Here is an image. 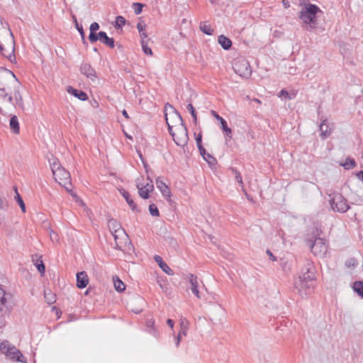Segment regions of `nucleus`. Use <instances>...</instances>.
Listing matches in <instances>:
<instances>
[{
	"label": "nucleus",
	"mask_w": 363,
	"mask_h": 363,
	"mask_svg": "<svg viewBox=\"0 0 363 363\" xmlns=\"http://www.w3.org/2000/svg\"><path fill=\"white\" fill-rule=\"evenodd\" d=\"M0 52L3 56L6 57L11 62L16 61L14 55V40L13 36H9V43L5 48L4 45L0 43Z\"/></svg>",
	"instance_id": "obj_10"
},
{
	"label": "nucleus",
	"mask_w": 363,
	"mask_h": 363,
	"mask_svg": "<svg viewBox=\"0 0 363 363\" xmlns=\"http://www.w3.org/2000/svg\"><path fill=\"white\" fill-rule=\"evenodd\" d=\"M233 69L236 74L243 78H249L251 76V69L247 60L238 58L233 63Z\"/></svg>",
	"instance_id": "obj_8"
},
{
	"label": "nucleus",
	"mask_w": 363,
	"mask_h": 363,
	"mask_svg": "<svg viewBox=\"0 0 363 363\" xmlns=\"http://www.w3.org/2000/svg\"><path fill=\"white\" fill-rule=\"evenodd\" d=\"M255 101H257V103H260L259 99H255Z\"/></svg>",
	"instance_id": "obj_64"
},
{
	"label": "nucleus",
	"mask_w": 363,
	"mask_h": 363,
	"mask_svg": "<svg viewBox=\"0 0 363 363\" xmlns=\"http://www.w3.org/2000/svg\"><path fill=\"white\" fill-rule=\"evenodd\" d=\"M182 336H183V335H180V333H178V335L177 336H174V342H175V345L177 347H178L179 346Z\"/></svg>",
	"instance_id": "obj_50"
},
{
	"label": "nucleus",
	"mask_w": 363,
	"mask_h": 363,
	"mask_svg": "<svg viewBox=\"0 0 363 363\" xmlns=\"http://www.w3.org/2000/svg\"><path fill=\"white\" fill-rule=\"evenodd\" d=\"M81 74L86 76L91 81H95L97 76L94 69L88 63H82L80 66Z\"/></svg>",
	"instance_id": "obj_15"
},
{
	"label": "nucleus",
	"mask_w": 363,
	"mask_h": 363,
	"mask_svg": "<svg viewBox=\"0 0 363 363\" xmlns=\"http://www.w3.org/2000/svg\"><path fill=\"white\" fill-rule=\"evenodd\" d=\"M141 47L143 51L148 55H152V51L151 48L148 46V43L147 39H141Z\"/></svg>",
	"instance_id": "obj_35"
},
{
	"label": "nucleus",
	"mask_w": 363,
	"mask_h": 363,
	"mask_svg": "<svg viewBox=\"0 0 363 363\" xmlns=\"http://www.w3.org/2000/svg\"><path fill=\"white\" fill-rule=\"evenodd\" d=\"M212 115L220 122L221 128H225L227 125V122L221 117L220 116L216 111H212Z\"/></svg>",
	"instance_id": "obj_42"
},
{
	"label": "nucleus",
	"mask_w": 363,
	"mask_h": 363,
	"mask_svg": "<svg viewBox=\"0 0 363 363\" xmlns=\"http://www.w3.org/2000/svg\"><path fill=\"white\" fill-rule=\"evenodd\" d=\"M13 96H9V98H8V101H9V103L13 104Z\"/></svg>",
	"instance_id": "obj_60"
},
{
	"label": "nucleus",
	"mask_w": 363,
	"mask_h": 363,
	"mask_svg": "<svg viewBox=\"0 0 363 363\" xmlns=\"http://www.w3.org/2000/svg\"><path fill=\"white\" fill-rule=\"evenodd\" d=\"M0 113L2 115H4V116H7L8 115V112L6 111L5 110H4V108L2 107H0Z\"/></svg>",
	"instance_id": "obj_58"
},
{
	"label": "nucleus",
	"mask_w": 363,
	"mask_h": 363,
	"mask_svg": "<svg viewBox=\"0 0 363 363\" xmlns=\"http://www.w3.org/2000/svg\"><path fill=\"white\" fill-rule=\"evenodd\" d=\"M186 109L191 113V116L194 118V122H196V111H195L194 108L192 106V104H189L186 106Z\"/></svg>",
	"instance_id": "obj_46"
},
{
	"label": "nucleus",
	"mask_w": 363,
	"mask_h": 363,
	"mask_svg": "<svg viewBox=\"0 0 363 363\" xmlns=\"http://www.w3.org/2000/svg\"><path fill=\"white\" fill-rule=\"evenodd\" d=\"M155 261L158 264L160 267L162 269V271L169 274V275H173V271L171 269V268L163 262L162 257L159 255H155L154 257Z\"/></svg>",
	"instance_id": "obj_20"
},
{
	"label": "nucleus",
	"mask_w": 363,
	"mask_h": 363,
	"mask_svg": "<svg viewBox=\"0 0 363 363\" xmlns=\"http://www.w3.org/2000/svg\"><path fill=\"white\" fill-rule=\"evenodd\" d=\"M330 205L333 211L338 213H345L350 208L346 199L340 194L330 195Z\"/></svg>",
	"instance_id": "obj_7"
},
{
	"label": "nucleus",
	"mask_w": 363,
	"mask_h": 363,
	"mask_svg": "<svg viewBox=\"0 0 363 363\" xmlns=\"http://www.w3.org/2000/svg\"><path fill=\"white\" fill-rule=\"evenodd\" d=\"M155 183L157 188L160 191L162 195L167 201H170L172 194L169 186L164 182L161 177L157 178Z\"/></svg>",
	"instance_id": "obj_14"
},
{
	"label": "nucleus",
	"mask_w": 363,
	"mask_h": 363,
	"mask_svg": "<svg viewBox=\"0 0 363 363\" xmlns=\"http://www.w3.org/2000/svg\"><path fill=\"white\" fill-rule=\"evenodd\" d=\"M108 225L114 238L116 247H121V245L128 240V235L121 225L114 219L110 220Z\"/></svg>",
	"instance_id": "obj_4"
},
{
	"label": "nucleus",
	"mask_w": 363,
	"mask_h": 363,
	"mask_svg": "<svg viewBox=\"0 0 363 363\" xmlns=\"http://www.w3.org/2000/svg\"><path fill=\"white\" fill-rule=\"evenodd\" d=\"M13 98L16 101V104L17 106H18L20 108H23V99L22 96L19 92L18 90H16L13 94Z\"/></svg>",
	"instance_id": "obj_37"
},
{
	"label": "nucleus",
	"mask_w": 363,
	"mask_h": 363,
	"mask_svg": "<svg viewBox=\"0 0 363 363\" xmlns=\"http://www.w3.org/2000/svg\"><path fill=\"white\" fill-rule=\"evenodd\" d=\"M123 115L126 118H128L129 116L128 115V113L125 110H123V112H122Z\"/></svg>",
	"instance_id": "obj_59"
},
{
	"label": "nucleus",
	"mask_w": 363,
	"mask_h": 363,
	"mask_svg": "<svg viewBox=\"0 0 363 363\" xmlns=\"http://www.w3.org/2000/svg\"><path fill=\"white\" fill-rule=\"evenodd\" d=\"M133 7L135 14H140L143 11V5L140 3H134Z\"/></svg>",
	"instance_id": "obj_47"
},
{
	"label": "nucleus",
	"mask_w": 363,
	"mask_h": 363,
	"mask_svg": "<svg viewBox=\"0 0 363 363\" xmlns=\"http://www.w3.org/2000/svg\"><path fill=\"white\" fill-rule=\"evenodd\" d=\"M3 208V201L0 199V208Z\"/></svg>",
	"instance_id": "obj_61"
},
{
	"label": "nucleus",
	"mask_w": 363,
	"mask_h": 363,
	"mask_svg": "<svg viewBox=\"0 0 363 363\" xmlns=\"http://www.w3.org/2000/svg\"><path fill=\"white\" fill-rule=\"evenodd\" d=\"M67 91L70 93L72 95L74 96L75 97L78 98L79 99L82 101H85L87 99V95L85 92L77 90L76 89H74L71 86H69L67 89Z\"/></svg>",
	"instance_id": "obj_25"
},
{
	"label": "nucleus",
	"mask_w": 363,
	"mask_h": 363,
	"mask_svg": "<svg viewBox=\"0 0 363 363\" xmlns=\"http://www.w3.org/2000/svg\"><path fill=\"white\" fill-rule=\"evenodd\" d=\"M223 130L225 133V137H226V142H228V140L232 138V131L230 128L228 127V125L225 126V128H222Z\"/></svg>",
	"instance_id": "obj_49"
},
{
	"label": "nucleus",
	"mask_w": 363,
	"mask_h": 363,
	"mask_svg": "<svg viewBox=\"0 0 363 363\" xmlns=\"http://www.w3.org/2000/svg\"><path fill=\"white\" fill-rule=\"evenodd\" d=\"M200 28L203 33L207 35H212L213 30L211 28L210 25L203 24L201 25Z\"/></svg>",
	"instance_id": "obj_41"
},
{
	"label": "nucleus",
	"mask_w": 363,
	"mask_h": 363,
	"mask_svg": "<svg viewBox=\"0 0 363 363\" xmlns=\"http://www.w3.org/2000/svg\"><path fill=\"white\" fill-rule=\"evenodd\" d=\"M89 283V278L84 272L77 274V286L79 289L85 288Z\"/></svg>",
	"instance_id": "obj_19"
},
{
	"label": "nucleus",
	"mask_w": 363,
	"mask_h": 363,
	"mask_svg": "<svg viewBox=\"0 0 363 363\" xmlns=\"http://www.w3.org/2000/svg\"><path fill=\"white\" fill-rule=\"evenodd\" d=\"M311 252L315 255L323 257L325 255L328 251V245L324 239L318 238L311 244Z\"/></svg>",
	"instance_id": "obj_9"
},
{
	"label": "nucleus",
	"mask_w": 363,
	"mask_h": 363,
	"mask_svg": "<svg viewBox=\"0 0 363 363\" xmlns=\"http://www.w3.org/2000/svg\"><path fill=\"white\" fill-rule=\"evenodd\" d=\"M120 193L123 196V197L125 199L130 208L133 211H138L136 204L134 201L130 198V195L128 191L124 189H120Z\"/></svg>",
	"instance_id": "obj_21"
},
{
	"label": "nucleus",
	"mask_w": 363,
	"mask_h": 363,
	"mask_svg": "<svg viewBox=\"0 0 363 363\" xmlns=\"http://www.w3.org/2000/svg\"><path fill=\"white\" fill-rule=\"evenodd\" d=\"M146 25L143 21H140L137 24V28L141 37V39H147V33L145 31Z\"/></svg>",
	"instance_id": "obj_28"
},
{
	"label": "nucleus",
	"mask_w": 363,
	"mask_h": 363,
	"mask_svg": "<svg viewBox=\"0 0 363 363\" xmlns=\"http://www.w3.org/2000/svg\"><path fill=\"white\" fill-rule=\"evenodd\" d=\"M189 322L185 318H181L179 320V331L180 335L186 336L189 330Z\"/></svg>",
	"instance_id": "obj_24"
},
{
	"label": "nucleus",
	"mask_w": 363,
	"mask_h": 363,
	"mask_svg": "<svg viewBox=\"0 0 363 363\" xmlns=\"http://www.w3.org/2000/svg\"><path fill=\"white\" fill-rule=\"evenodd\" d=\"M50 238L53 243H60V238L58 234L52 230H50Z\"/></svg>",
	"instance_id": "obj_43"
},
{
	"label": "nucleus",
	"mask_w": 363,
	"mask_h": 363,
	"mask_svg": "<svg viewBox=\"0 0 363 363\" xmlns=\"http://www.w3.org/2000/svg\"><path fill=\"white\" fill-rule=\"evenodd\" d=\"M188 279H189V284H190V289H191V292L198 298H201V296L199 291L198 289V284H199V283H198L197 277L195 275H194L192 274H190L188 276Z\"/></svg>",
	"instance_id": "obj_17"
},
{
	"label": "nucleus",
	"mask_w": 363,
	"mask_h": 363,
	"mask_svg": "<svg viewBox=\"0 0 363 363\" xmlns=\"http://www.w3.org/2000/svg\"><path fill=\"white\" fill-rule=\"evenodd\" d=\"M72 19L74 23L76 28L77 29V30L79 31V33L81 35L82 40H84L85 35H84V32L82 26L78 23L77 17L74 15L72 16Z\"/></svg>",
	"instance_id": "obj_38"
},
{
	"label": "nucleus",
	"mask_w": 363,
	"mask_h": 363,
	"mask_svg": "<svg viewBox=\"0 0 363 363\" xmlns=\"http://www.w3.org/2000/svg\"><path fill=\"white\" fill-rule=\"evenodd\" d=\"M211 4H216V1L215 0H210Z\"/></svg>",
	"instance_id": "obj_62"
},
{
	"label": "nucleus",
	"mask_w": 363,
	"mask_h": 363,
	"mask_svg": "<svg viewBox=\"0 0 363 363\" xmlns=\"http://www.w3.org/2000/svg\"><path fill=\"white\" fill-rule=\"evenodd\" d=\"M10 128L14 133H19V123L18 118L16 116H13L10 119L9 123Z\"/></svg>",
	"instance_id": "obj_27"
},
{
	"label": "nucleus",
	"mask_w": 363,
	"mask_h": 363,
	"mask_svg": "<svg viewBox=\"0 0 363 363\" xmlns=\"http://www.w3.org/2000/svg\"><path fill=\"white\" fill-rule=\"evenodd\" d=\"M176 119L177 122H178L177 123H179V122L177 118ZM169 133L172 136L174 141L177 145L180 147H184L187 144L189 137L186 128L184 126V125H180L178 124L177 128L170 130Z\"/></svg>",
	"instance_id": "obj_6"
},
{
	"label": "nucleus",
	"mask_w": 363,
	"mask_h": 363,
	"mask_svg": "<svg viewBox=\"0 0 363 363\" xmlns=\"http://www.w3.org/2000/svg\"><path fill=\"white\" fill-rule=\"evenodd\" d=\"M278 96L280 97L282 100L286 101V100H291V99H294L296 96V94L295 93L289 94L286 90L282 89L279 93Z\"/></svg>",
	"instance_id": "obj_32"
},
{
	"label": "nucleus",
	"mask_w": 363,
	"mask_h": 363,
	"mask_svg": "<svg viewBox=\"0 0 363 363\" xmlns=\"http://www.w3.org/2000/svg\"><path fill=\"white\" fill-rule=\"evenodd\" d=\"M97 40H100L104 44L106 45L109 48H114V40L112 38L108 37L106 33L104 31H100L97 33Z\"/></svg>",
	"instance_id": "obj_18"
},
{
	"label": "nucleus",
	"mask_w": 363,
	"mask_h": 363,
	"mask_svg": "<svg viewBox=\"0 0 363 363\" xmlns=\"http://www.w3.org/2000/svg\"><path fill=\"white\" fill-rule=\"evenodd\" d=\"M353 289L358 295L363 298V282H354L353 285Z\"/></svg>",
	"instance_id": "obj_36"
},
{
	"label": "nucleus",
	"mask_w": 363,
	"mask_h": 363,
	"mask_svg": "<svg viewBox=\"0 0 363 363\" xmlns=\"http://www.w3.org/2000/svg\"><path fill=\"white\" fill-rule=\"evenodd\" d=\"M0 35H6L8 36H12V33L11 30L9 28L7 25H5L3 21L2 18L0 16Z\"/></svg>",
	"instance_id": "obj_33"
},
{
	"label": "nucleus",
	"mask_w": 363,
	"mask_h": 363,
	"mask_svg": "<svg viewBox=\"0 0 363 363\" xmlns=\"http://www.w3.org/2000/svg\"><path fill=\"white\" fill-rule=\"evenodd\" d=\"M235 178H236V180L237 182L240 184V185H242V177H241V175L240 173L235 172Z\"/></svg>",
	"instance_id": "obj_52"
},
{
	"label": "nucleus",
	"mask_w": 363,
	"mask_h": 363,
	"mask_svg": "<svg viewBox=\"0 0 363 363\" xmlns=\"http://www.w3.org/2000/svg\"><path fill=\"white\" fill-rule=\"evenodd\" d=\"M99 28V25L96 22H94L91 24L89 30L90 33L89 36V39L91 43H94L97 41V34L96 33V31L98 30Z\"/></svg>",
	"instance_id": "obj_23"
},
{
	"label": "nucleus",
	"mask_w": 363,
	"mask_h": 363,
	"mask_svg": "<svg viewBox=\"0 0 363 363\" xmlns=\"http://www.w3.org/2000/svg\"><path fill=\"white\" fill-rule=\"evenodd\" d=\"M320 133H321V136L323 138H325L326 137H328L330 134V129L329 128V126L328 125V123H326V121H323L320 125Z\"/></svg>",
	"instance_id": "obj_29"
},
{
	"label": "nucleus",
	"mask_w": 363,
	"mask_h": 363,
	"mask_svg": "<svg viewBox=\"0 0 363 363\" xmlns=\"http://www.w3.org/2000/svg\"><path fill=\"white\" fill-rule=\"evenodd\" d=\"M71 195L76 199V201L82 203V201L78 198V196L73 192H71Z\"/></svg>",
	"instance_id": "obj_56"
},
{
	"label": "nucleus",
	"mask_w": 363,
	"mask_h": 363,
	"mask_svg": "<svg viewBox=\"0 0 363 363\" xmlns=\"http://www.w3.org/2000/svg\"><path fill=\"white\" fill-rule=\"evenodd\" d=\"M267 253L268 254L270 259H272V260L276 259L275 257H274L273 254L269 250H267Z\"/></svg>",
	"instance_id": "obj_57"
},
{
	"label": "nucleus",
	"mask_w": 363,
	"mask_h": 363,
	"mask_svg": "<svg viewBox=\"0 0 363 363\" xmlns=\"http://www.w3.org/2000/svg\"><path fill=\"white\" fill-rule=\"evenodd\" d=\"M8 82L13 84L14 86H18L19 82L16 79L15 74L8 70L4 69L0 71V96L5 98L8 96V93L5 91L6 88H9Z\"/></svg>",
	"instance_id": "obj_5"
},
{
	"label": "nucleus",
	"mask_w": 363,
	"mask_h": 363,
	"mask_svg": "<svg viewBox=\"0 0 363 363\" xmlns=\"http://www.w3.org/2000/svg\"><path fill=\"white\" fill-rule=\"evenodd\" d=\"M345 169H351L356 166V162L354 159L348 157L345 160V162L340 164Z\"/></svg>",
	"instance_id": "obj_34"
},
{
	"label": "nucleus",
	"mask_w": 363,
	"mask_h": 363,
	"mask_svg": "<svg viewBox=\"0 0 363 363\" xmlns=\"http://www.w3.org/2000/svg\"><path fill=\"white\" fill-rule=\"evenodd\" d=\"M313 275V272H310L308 269L307 273L304 274L302 277H299L295 281V287L298 290L299 294L303 296L302 290L303 289V282L308 281L309 279L308 278V275Z\"/></svg>",
	"instance_id": "obj_16"
},
{
	"label": "nucleus",
	"mask_w": 363,
	"mask_h": 363,
	"mask_svg": "<svg viewBox=\"0 0 363 363\" xmlns=\"http://www.w3.org/2000/svg\"><path fill=\"white\" fill-rule=\"evenodd\" d=\"M50 167L56 182L64 186L67 191H71L67 186L71 184V176L68 171L61 166L56 158L50 160Z\"/></svg>",
	"instance_id": "obj_2"
},
{
	"label": "nucleus",
	"mask_w": 363,
	"mask_h": 363,
	"mask_svg": "<svg viewBox=\"0 0 363 363\" xmlns=\"http://www.w3.org/2000/svg\"><path fill=\"white\" fill-rule=\"evenodd\" d=\"M147 326L148 328H153L154 326V320L152 319H150L147 321Z\"/></svg>",
	"instance_id": "obj_54"
},
{
	"label": "nucleus",
	"mask_w": 363,
	"mask_h": 363,
	"mask_svg": "<svg viewBox=\"0 0 363 363\" xmlns=\"http://www.w3.org/2000/svg\"><path fill=\"white\" fill-rule=\"evenodd\" d=\"M208 163L209 165L211 166H213L214 164H216V160L210 154H206V155L205 156V157H203Z\"/></svg>",
	"instance_id": "obj_44"
},
{
	"label": "nucleus",
	"mask_w": 363,
	"mask_h": 363,
	"mask_svg": "<svg viewBox=\"0 0 363 363\" xmlns=\"http://www.w3.org/2000/svg\"><path fill=\"white\" fill-rule=\"evenodd\" d=\"M308 278L309 279L308 281L303 282V289L302 290L303 295L301 296L302 297L307 296L310 289L314 286V276L308 274Z\"/></svg>",
	"instance_id": "obj_22"
},
{
	"label": "nucleus",
	"mask_w": 363,
	"mask_h": 363,
	"mask_svg": "<svg viewBox=\"0 0 363 363\" xmlns=\"http://www.w3.org/2000/svg\"><path fill=\"white\" fill-rule=\"evenodd\" d=\"M113 284H114V288L117 291L122 292L125 290V286L124 283L121 279H119L118 277H116V278L113 277Z\"/></svg>",
	"instance_id": "obj_30"
},
{
	"label": "nucleus",
	"mask_w": 363,
	"mask_h": 363,
	"mask_svg": "<svg viewBox=\"0 0 363 363\" xmlns=\"http://www.w3.org/2000/svg\"><path fill=\"white\" fill-rule=\"evenodd\" d=\"M147 179L149 180V182L145 184H143L139 182H137L136 184V187L138 189V194L141 198L144 199H148L150 197V193L152 192L154 190L152 180L150 179L149 177H147Z\"/></svg>",
	"instance_id": "obj_11"
},
{
	"label": "nucleus",
	"mask_w": 363,
	"mask_h": 363,
	"mask_svg": "<svg viewBox=\"0 0 363 363\" xmlns=\"http://www.w3.org/2000/svg\"><path fill=\"white\" fill-rule=\"evenodd\" d=\"M15 190V196H14V199L16 201V202L18 203L21 211L25 213L26 212V206H25V203H24V201L22 199L21 196H20V194H18V189L16 187H15L14 189Z\"/></svg>",
	"instance_id": "obj_31"
},
{
	"label": "nucleus",
	"mask_w": 363,
	"mask_h": 363,
	"mask_svg": "<svg viewBox=\"0 0 363 363\" xmlns=\"http://www.w3.org/2000/svg\"><path fill=\"white\" fill-rule=\"evenodd\" d=\"M149 211H150V213L152 216H160V212H159V210L157 207V206L155 204V203H151L150 206H149Z\"/></svg>",
	"instance_id": "obj_40"
},
{
	"label": "nucleus",
	"mask_w": 363,
	"mask_h": 363,
	"mask_svg": "<svg viewBox=\"0 0 363 363\" xmlns=\"http://www.w3.org/2000/svg\"><path fill=\"white\" fill-rule=\"evenodd\" d=\"M199 152L201 154V155L203 157H205V156L206 155V154H208L206 151V150L204 149L203 147H201L199 149Z\"/></svg>",
	"instance_id": "obj_53"
},
{
	"label": "nucleus",
	"mask_w": 363,
	"mask_h": 363,
	"mask_svg": "<svg viewBox=\"0 0 363 363\" xmlns=\"http://www.w3.org/2000/svg\"><path fill=\"white\" fill-rule=\"evenodd\" d=\"M218 42L224 50H228L232 46L231 40L223 35L218 37Z\"/></svg>",
	"instance_id": "obj_26"
},
{
	"label": "nucleus",
	"mask_w": 363,
	"mask_h": 363,
	"mask_svg": "<svg viewBox=\"0 0 363 363\" xmlns=\"http://www.w3.org/2000/svg\"><path fill=\"white\" fill-rule=\"evenodd\" d=\"M202 136L201 134H199L196 138V145H197V147L198 149H199L200 147H203L202 146Z\"/></svg>",
	"instance_id": "obj_51"
},
{
	"label": "nucleus",
	"mask_w": 363,
	"mask_h": 363,
	"mask_svg": "<svg viewBox=\"0 0 363 363\" xmlns=\"http://www.w3.org/2000/svg\"><path fill=\"white\" fill-rule=\"evenodd\" d=\"M35 266L38 270L41 273V274H44L45 267L42 260H38Z\"/></svg>",
	"instance_id": "obj_48"
},
{
	"label": "nucleus",
	"mask_w": 363,
	"mask_h": 363,
	"mask_svg": "<svg viewBox=\"0 0 363 363\" xmlns=\"http://www.w3.org/2000/svg\"><path fill=\"white\" fill-rule=\"evenodd\" d=\"M167 324L171 328H173L174 327V321L172 319H168L167 320Z\"/></svg>",
	"instance_id": "obj_55"
},
{
	"label": "nucleus",
	"mask_w": 363,
	"mask_h": 363,
	"mask_svg": "<svg viewBox=\"0 0 363 363\" xmlns=\"http://www.w3.org/2000/svg\"><path fill=\"white\" fill-rule=\"evenodd\" d=\"M11 295L6 294L3 289L0 287V311L2 315L7 314L11 311V306L9 300L11 298Z\"/></svg>",
	"instance_id": "obj_13"
},
{
	"label": "nucleus",
	"mask_w": 363,
	"mask_h": 363,
	"mask_svg": "<svg viewBox=\"0 0 363 363\" xmlns=\"http://www.w3.org/2000/svg\"><path fill=\"white\" fill-rule=\"evenodd\" d=\"M284 6H285L286 8H287V7H289V4H287V3L284 2Z\"/></svg>",
	"instance_id": "obj_63"
},
{
	"label": "nucleus",
	"mask_w": 363,
	"mask_h": 363,
	"mask_svg": "<svg viewBox=\"0 0 363 363\" xmlns=\"http://www.w3.org/2000/svg\"><path fill=\"white\" fill-rule=\"evenodd\" d=\"M0 352L11 360L27 363L26 361H23V356L21 351L8 340H4L1 342Z\"/></svg>",
	"instance_id": "obj_3"
},
{
	"label": "nucleus",
	"mask_w": 363,
	"mask_h": 363,
	"mask_svg": "<svg viewBox=\"0 0 363 363\" xmlns=\"http://www.w3.org/2000/svg\"><path fill=\"white\" fill-rule=\"evenodd\" d=\"M125 19L123 16H118L116 18L115 27L116 28H122L125 25Z\"/></svg>",
	"instance_id": "obj_39"
},
{
	"label": "nucleus",
	"mask_w": 363,
	"mask_h": 363,
	"mask_svg": "<svg viewBox=\"0 0 363 363\" xmlns=\"http://www.w3.org/2000/svg\"><path fill=\"white\" fill-rule=\"evenodd\" d=\"M45 298L49 304L55 301V296L50 292L48 293L47 291H45Z\"/></svg>",
	"instance_id": "obj_45"
},
{
	"label": "nucleus",
	"mask_w": 363,
	"mask_h": 363,
	"mask_svg": "<svg viewBox=\"0 0 363 363\" xmlns=\"http://www.w3.org/2000/svg\"><path fill=\"white\" fill-rule=\"evenodd\" d=\"M166 122L168 125L169 130H172L173 129H176L178 125V122H177V118L179 121V124L180 125H183V121L180 116V114L178 112H176L174 110L172 113H170L169 114L166 113Z\"/></svg>",
	"instance_id": "obj_12"
},
{
	"label": "nucleus",
	"mask_w": 363,
	"mask_h": 363,
	"mask_svg": "<svg viewBox=\"0 0 363 363\" xmlns=\"http://www.w3.org/2000/svg\"><path fill=\"white\" fill-rule=\"evenodd\" d=\"M299 4L301 10L298 17L303 24V27L308 30L315 29L318 25L317 14L320 12V9L311 3L302 4V0H300Z\"/></svg>",
	"instance_id": "obj_1"
}]
</instances>
